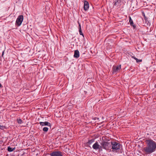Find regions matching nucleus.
Returning a JSON list of instances; mask_svg holds the SVG:
<instances>
[{"mask_svg": "<svg viewBox=\"0 0 156 156\" xmlns=\"http://www.w3.org/2000/svg\"><path fill=\"white\" fill-rule=\"evenodd\" d=\"M17 121L18 123L20 124H21L22 123V120L20 119H17Z\"/></svg>", "mask_w": 156, "mask_h": 156, "instance_id": "4468645a", "label": "nucleus"}, {"mask_svg": "<svg viewBox=\"0 0 156 156\" xmlns=\"http://www.w3.org/2000/svg\"><path fill=\"white\" fill-rule=\"evenodd\" d=\"M146 146L143 148L145 154H149L154 152L156 149V143L151 139L146 140Z\"/></svg>", "mask_w": 156, "mask_h": 156, "instance_id": "f257e3e1", "label": "nucleus"}, {"mask_svg": "<svg viewBox=\"0 0 156 156\" xmlns=\"http://www.w3.org/2000/svg\"><path fill=\"white\" fill-rule=\"evenodd\" d=\"M48 128L47 127H44L43 129V130L44 132H47Z\"/></svg>", "mask_w": 156, "mask_h": 156, "instance_id": "2eb2a0df", "label": "nucleus"}, {"mask_svg": "<svg viewBox=\"0 0 156 156\" xmlns=\"http://www.w3.org/2000/svg\"><path fill=\"white\" fill-rule=\"evenodd\" d=\"M74 57L76 58L79 57V52L78 50H76L75 51Z\"/></svg>", "mask_w": 156, "mask_h": 156, "instance_id": "9d476101", "label": "nucleus"}, {"mask_svg": "<svg viewBox=\"0 0 156 156\" xmlns=\"http://www.w3.org/2000/svg\"><path fill=\"white\" fill-rule=\"evenodd\" d=\"M132 58H133L136 61V62H138V61H137L138 60V59L137 58H136L135 57H134V56L132 57Z\"/></svg>", "mask_w": 156, "mask_h": 156, "instance_id": "f3484780", "label": "nucleus"}, {"mask_svg": "<svg viewBox=\"0 0 156 156\" xmlns=\"http://www.w3.org/2000/svg\"><path fill=\"white\" fill-rule=\"evenodd\" d=\"M144 16H145V15H144Z\"/></svg>", "mask_w": 156, "mask_h": 156, "instance_id": "b1692460", "label": "nucleus"}, {"mask_svg": "<svg viewBox=\"0 0 156 156\" xmlns=\"http://www.w3.org/2000/svg\"><path fill=\"white\" fill-rule=\"evenodd\" d=\"M15 149V148H12L9 147H8V151L9 152H12Z\"/></svg>", "mask_w": 156, "mask_h": 156, "instance_id": "f8f14e48", "label": "nucleus"}, {"mask_svg": "<svg viewBox=\"0 0 156 156\" xmlns=\"http://www.w3.org/2000/svg\"><path fill=\"white\" fill-rule=\"evenodd\" d=\"M84 9L85 11L87 10L89 8V5L88 2L85 1L83 6Z\"/></svg>", "mask_w": 156, "mask_h": 156, "instance_id": "6e6552de", "label": "nucleus"}, {"mask_svg": "<svg viewBox=\"0 0 156 156\" xmlns=\"http://www.w3.org/2000/svg\"><path fill=\"white\" fill-rule=\"evenodd\" d=\"M2 87V85L0 83V87Z\"/></svg>", "mask_w": 156, "mask_h": 156, "instance_id": "5701e85b", "label": "nucleus"}, {"mask_svg": "<svg viewBox=\"0 0 156 156\" xmlns=\"http://www.w3.org/2000/svg\"><path fill=\"white\" fill-rule=\"evenodd\" d=\"M100 144L101 150L103 149L107 150L111 147V143H110V142L103 141Z\"/></svg>", "mask_w": 156, "mask_h": 156, "instance_id": "7ed1b4c3", "label": "nucleus"}, {"mask_svg": "<svg viewBox=\"0 0 156 156\" xmlns=\"http://www.w3.org/2000/svg\"><path fill=\"white\" fill-rule=\"evenodd\" d=\"M121 68V65L117 66H113L112 68L113 73L116 74L119 71Z\"/></svg>", "mask_w": 156, "mask_h": 156, "instance_id": "0eeeda50", "label": "nucleus"}, {"mask_svg": "<svg viewBox=\"0 0 156 156\" xmlns=\"http://www.w3.org/2000/svg\"><path fill=\"white\" fill-rule=\"evenodd\" d=\"M132 58H133L136 61V62H138V61H137L138 60V59L137 58H136L135 57H134V56L132 57Z\"/></svg>", "mask_w": 156, "mask_h": 156, "instance_id": "a211bd4d", "label": "nucleus"}, {"mask_svg": "<svg viewBox=\"0 0 156 156\" xmlns=\"http://www.w3.org/2000/svg\"><path fill=\"white\" fill-rule=\"evenodd\" d=\"M39 123L40 125L42 126H51L50 123L48 122H40Z\"/></svg>", "mask_w": 156, "mask_h": 156, "instance_id": "1a4fd4ad", "label": "nucleus"}, {"mask_svg": "<svg viewBox=\"0 0 156 156\" xmlns=\"http://www.w3.org/2000/svg\"><path fill=\"white\" fill-rule=\"evenodd\" d=\"M129 22L130 23V25L131 26H133V28H135L136 26L135 25H133V21L132 20L131 18L130 17H129Z\"/></svg>", "mask_w": 156, "mask_h": 156, "instance_id": "9b49d317", "label": "nucleus"}, {"mask_svg": "<svg viewBox=\"0 0 156 156\" xmlns=\"http://www.w3.org/2000/svg\"><path fill=\"white\" fill-rule=\"evenodd\" d=\"M111 147L112 146V151L114 152H117L119 151L121 145L119 143L115 142H111Z\"/></svg>", "mask_w": 156, "mask_h": 156, "instance_id": "f03ea898", "label": "nucleus"}, {"mask_svg": "<svg viewBox=\"0 0 156 156\" xmlns=\"http://www.w3.org/2000/svg\"><path fill=\"white\" fill-rule=\"evenodd\" d=\"M0 126H1L0 125Z\"/></svg>", "mask_w": 156, "mask_h": 156, "instance_id": "393cba45", "label": "nucleus"}, {"mask_svg": "<svg viewBox=\"0 0 156 156\" xmlns=\"http://www.w3.org/2000/svg\"><path fill=\"white\" fill-rule=\"evenodd\" d=\"M138 61V62H141L142 60L141 59H140V60H139L138 59V60L137 61Z\"/></svg>", "mask_w": 156, "mask_h": 156, "instance_id": "aec40b11", "label": "nucleus"}, {"mask_svg": "<svg viewBox=\"0 0 156 156\" xmlns=\"http://www.w3.org/2000/svg\"><path fill=\"white\" fill-rule=\"evenodd\" d=\"M23 19V15L19 16L16 20V25L18 26H20L21 25Z\"/></svg>", "mask_w": 156, "mask_h": 156, "instance_id": "20e7f679", "label": "nucleus"}, {"mask_svg": "<svg viewBox=\"0 0 156 156\" xmlns=\"http://www.w3.org/2000/svg\"><path fill=\"white\" fill-rule=\"evenodd\" d=\"M79 32L80 34V35H82L83 37L84 36L83 34V33H82V32L81 29H80V30H79Z\"/></svg>", "mask_w": 156, "mask_h": 156, "instance_id": "dca6fc26", "label": "nucleus"}, {"mask_svg": "<svg viewBox=\"0 0 156 156\" xmlns=\"http://www.w3.org/2000/svg\"><path fill=\"white\" fill-rule=\"evenodd\" d=\"M118 3V2H115V5H117Z\"/></svg>", "mask_w": 156, "mask_h": 156, "instance_id": "412c9836", "label": "nucleus"}, {"mask_svg": "<svg viewBox=\"0 0 156 156\" xmlns=\"http://www.w3.org/2000/svg\"><path fill=\"white\" fill-rule=\"evenodd\" d=\"M93 148L96 150H98L99 151H102L101 145H100L98 142H96L93 145Z\"/></svg>", "mask_w": 156, "mask_h": 156, "instance_id": "423d86ee", "label": "nucleus"}, {"mask_svg": "<svg viewBox=\"0 0 156 156\" xmlns=\"http://www.w3.org/2000/svg\"><path fill=\"white\" fill-rule=\"evenodd\" d=\"M49 155L51 156H63V153L60 151H53L50 153Z\"/></svg>", "mask_w": 156, "mask_h": 156, "instance_id": "39448f33", "label": "nucleus"}, {"mask_svg": "<svg viewBox=\"0 0 156 156\" xmlns=\"http://www.w3.org/2000/svg\"><path fill=\"white\" fill-rule=\"evenodd\" d=\"M4 53V51H3V52H2V56L3 55Z\"/></svg>", "mask_w": 156, "mask_h": 156, "instance_id": "4be33fe9", "label": "nucleus"}, {"mask_svg": "<svg viewBox=\"0 0 156 156\" xmlns=\"http://www.w3.org/2000/svg\"><path fill=\"white\" fill-rule=\"evenodd\" d=\"M94 140H89L87 142V144L88 145H90L94 142Z\"/></svg>", "mask_w": 156, "mask_h": 156, "instance_id": "ddd939ff", "label": "nucleus"}, {"mask_svg": "<svg viewBox=\"0 0 156 156\" xmlns=\"http://www.w3.org/2000/svg\"><path fill=\"white\" fill-rule=\"evenodd\" d=\"M78 23L79 24V30H80V29H81V25L80 23H79V22H78Z\"/></svg>", "mask_w": 156, "mask_h": 156, "instance_id": "6ab92c4d", "label": "nucleus"}]
</instances>
